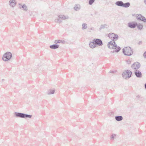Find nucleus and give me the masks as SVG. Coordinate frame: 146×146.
<instances>
[{"label": "nucleus", "instance_id": "19", "mask_svg": "<svg viewBox=\"0 0 146 146\" xmlns=\"http://www.w3.org/2000/svg\"><path fill=\"white\" fill-rule=\"evenodd\" d=\"M74 9L76 11H78L80 9V5L77 4H76L74 7Z\"/></svg>", "mask_w": 146, "mask_h": 146}, {"label": "nucleus", "instance_id": "22", "mask_svg": "<svg viewBox=\"0 0 146 146\" xmlns=\"http://www.w3.org/2000/svg\"><path fill=\"white\" fill-rule=\"evenodd\" d=\"M55 91L54 90H49L47 92V94L48 95H50L51 94H54V93Z\"/></svg>", "mask_w": 146, "mask_h": 146}, {"label": "nucleus", "instance_id": "30", "mask_svg": "<svg viewBox=\"0 0 146 146\" xmlns=\"http://www.w3.org/2000/svg\"><path fill=\"white\" fill-rule=\"evenodd\" d=\"M143 56L144 57L146 58V51H145L143 53Z\"/></svg>", "mask_w": 146, "mask_h": 146}, {"label": "nucleus", "instance_id": "35", "mask_svg": "<svg viewBox=\"0 0 146 146\" xmlns=\"http://www.w3.org/2000/svg\"><path fill=\"white\" fill-rule=\"evenodd\" d=\"M144 87L145 89L146 90V83L144 84Z\"/></svg>", "mask_w": 146, "mask_h": 146}, {"label": "nucleus", "instance_id": "20", "mask_svg": "<svg viewBox=\"0 0 146 146\" xmlns=\"http://www.w3.org/2000/svg\"><path fill=\"white\" fill-rule=\"evenodd\" d=\"M130 6V3L129 2H127L124 3H123V7L125 8H127Z\"/></svg>", "mask_w": 146, "mask_h": 146}, {"label": "nucleus", "instance_id": "37", "mask_svg": "<svg viewBox=\"0 0 146 146\" xmlns=\"http://www.w3.org/2000/svg\"><path fill=\"white\" fill-rule=\"evenodd\" d=\"M133 16H135L136 17H137V14H136V15H135V14L133 15Z\"/></svg>", "mask_w": 146, "mask_h": 146}, {"label": "nucleus", "instance_id": "17", "mask_svg": "<svg viewBox=\"0 0 146 146\" xmlns=\"http://www.w3.org/2000/svg\"><path fill=\"white\" fill-rule=\"evenodd\" d=\"M58 17L59 18H60L62 21V20H65L68 18V16H64L62 15H59Z\"/></svg>", "mask_w": 146, "mask_h": 146}, {"label": "nucleus", "instance_id": "6", "mask_svg": "<svg viewBox=\"0 0 146 146\" xmlns=\"http://www.w3.org/2000/svg\"><path fill=\"white\" fill-rule=\"evenodd\" d=\"M108 36L112 40H116L118 38V35L113 33H110L108 35Z\"/></svg>", "mask_w": 146, "mask_h": 146}, {"label": "nucleus", "instance_id": "23", "mask_svg": "<svg viewBox=\"0 0 146 146\" xmlns=\"http://www.w3.org/2000/svg\"><path fill=\"white\" fill-rule=\"evenodd\" d=\"M87 28V24L86 23H83L82 24V29L84 30L86 29Z\"/></svg>", "mask_w": 146, "mask_h": 146}, {"label": "nucleus", "instance_id": "15", "mask_svg": "<svg viewBox=\"0 0 146 146\" xmlns=\"http://www.w3.org/2000/svg\"><path fill=\"white\" fill-rule=\"evenodd\" d=\"M115 119L117 121H120L123 119V117L121 116H117L115 117Z\"/></svg>", "mask_w": 146, "mask_h": 146}, {"label": "nucleus", "instance_id": "21", "mask_svg": "<svg viewBox=\"0 0 146 146\" xmlns=\"http://www.w3.org/2000/svg\"><path fill=\"white\" fill-rule=\"evenodd\" d=\"M54 42L55 44H56L57 43H62V44H64L65 42L63 40H56Z\"/></svg>", "mask_w": 146, "mask_h": 146}, {"label": "nucleus", "instance_id": "1", "mask_svg": "<svg viewBox=\"0 0 146 146\" xmlns=\"http://www.w3.org/2000/svg\"><path fill=\"white\" fill-rule=\"evenodd\" d=\"M115 40H111L108 43V46L110 49H116L113 50V52H118L121 50V48L117 46V44L115 42Z\"/></svg>", "mask_w": 146, "mask_h": 146}, {"label": "nucleus", "instance_id": "33", "mask_svg": "<svg viewBox=\"0 0 146 146\" xmlns=\"http://www.w3.org/2000/svg\"><path fill=\"white\" fill-rule=\"evenodd\" d=\"M110 73H114V72L113 71H110Z\"/></svg>", "mask_w": 146, "mask_h": 146}, {"label": "nucleus", "instance_id": "32", "mask_svg": "<svg viewBox=\"0 0 146 146\" xmlns=\"http://www.w3.org/2000/svg\"><path fill=\"white\" fill-rule=\"evenodd\" d=\"M139 44H142V42L141 41H139L138 43Z\"/></svg>", "mask_w": 146, "mask_h": 146}, {"label": "nucleus", "instance_id": "8", "mask_svg": "<svg viewBox=\"0 0 146 146\" xmlns=\"http://www.w3.org/2000/svg\"><path fill=\"white\" fill-rule=\"evenodd\" d=\"M132 70H134L135 75L137 77V62H134L131 66Z\"/></svg>", "mask_w": 146, "mask_h": 146}, {"label": "nucleus", "instance_id": "29", "mask_svg": "<svg viewBox=\"0 0 146 146\" xmlns=\"http://www.w3.org/2000/svg\"><path fill=\"white\" fill-rule=\"evenodd\" d=\"M141 65L139 63L137 62V69L140 68Z\"/></svg>", "mask_w": 146, "mask_h": 146}, {"label": "nucleus", "instance_id": "12", "mask_svg": "<svg viewBox=\"0 0 146 146\" xmlns=\"http://www.w3.org/2000/svg\"><path fill=\"white\" fill-rule=\"evenodd\" d=\"M89 46L92 48H93L95 47H96V46L95 42L93 41V40L92 42H91L89 44Z\"/></svg>", "mask_w": 146, "mask_h": 146}, {"label": "nucleus", "instance_id": "28", "mask_svg": "<svg viewBox=\"0 0 146 146\" xmlns=\"http://www.w3.org/2000/svg\"><path fill=\"white\" fill-rule=\"evenodd\" d=\"M116 135V134H113L111 137V139L112 140H113L114 139V137Z\"/></svg>", "mask_w": 146, "mask_h": 146}, {"label": "nucleus", "instance_id": "11", "mask_svg": "<svg viewBox=\"0 0 146 146\" xmlns=\"http://www.w3.org/2000/svg\"><path fill=\"white\" fill-rule=\"evenodd\" d=\"M19 8L20 9H21L22 8L23 9V10L25 11H27V6L25 4H23V5L21 4L20 3L19 4Z\"/></svg>", "mask_w": 146, "mask_h": 146}, {"label": "nucleus", "instance_id": "26", "mask_svg": "<svg viewBox=\"0 0 146 146\" xmlns=\"http://www.w3.org/2000/svg\"><path fill=\"white\" fill-rule=\"evenodd\" d=\"M143 27V25L142 24L139 23L137 24V29L139 30H141Z\"/></svg>", "mask_w": 146, "mask_h": 146}, {"label": "nucleus", "instance_id": "34", "mask_svg": "<svg viewBox=\"0 0 146 146\" xmlns=\"http://www.w3.org/2000/svg\"><path fill=\"white\" fill-rule=\"evenodd\" d=\"M5 81V80L4 79H3L1 80V82L2 83H3V82H4Z\"/></svg>", "mask_w": 146, "mask_h": 146}, {"label": "nucleus", "instance_id": "24", "mask_svg": "<svg viewBox=\"0 0 146 146\" xmlns=\"http://www.w3.org/2000/svg\"><path fill=\"white\" fill-rule=\"evenodd\" d=\"M54 21L56 23H60L62 22V21L60 18H59L58 17L57 19H56Z\"/></svg>", "mask_w": 146, "mask_h": 146}, {"label": "nucleus", "instance_id": "16", "mask_svg": "<svg viewBox=\"0 0 146 146\" xmlns=\"http://www.w3.org/2000/svg\"><path fill=\"white\" fill-rule=\"evenodd\" d=\"M123 2L121 1H117L116 2L115 5L118 6L123 7Z\"/></svg>", "mask_w": 146, "mask_h": 146}, {"label": "nucleus", "instance_id": "18", "mask_svg": "<svg viewBox=\"0 0 146 146\" xmlns=\"http://www.w3.org/2000/svg\"><path fill=\"white\" fill-rule=\"evenodd\" d=\"M108 27V26L106 24L101 25L100 26V28H99V30H101L102 29L105 28L107 29Z\"/></svg>", "mask_w": 146, "mask_h": 146}, {"label": "nucleus", "instance_id": "25", "mask_svg": "<svg viewBox=\"0 0 146 146\" xmlns=\"http://www.w3.org/2000/svg\"><path fill=\"white\" fill-rule=\"evenodd\" d=\"M142 76V73L139 70H137V78H141Z\"/></svg>", "mask_w": 146, "mask_h": 146}, {"label": "nucleus", "instance_id": "7", "mask_svg": "<svg viewBox=\"0 0 146 146\" xmlns=\"http://www.w3.org/2000/svg\"><path fill=\"white\" fill-rule=\"evenodd\" d=\"M93 41L95 42L96 46L97 45L102 46L103 44L102 40L100 39L97 38L94 39L93 40Z\"/></svg>", "mask_w": 146, "mask_h": 146}, {"label": "nucleus", "instance_id": "2", "mask_svg": "<svg viewBox=\"0 0 146 146\" xmlns=\"http://www.w3.org/2000/svg\"><path fill=\"white\" fill-rule=\"evenodd\" d=\"M14 114L15 116L17 117L24 118H31L32 117V115H29L19 112H15Z\"/></svg>", "mask_w": 146, "mask_h": 146}, {"label": "nucleus", "instance_id": "31", "mask_svg": "<svg viewBox=\"0 0 146 146\" xmlns=\"http://www.w3.org/2000/svg\"><path fill=\"white\" fill-rule=\"evenodd\" d=\"M127 62L128 64H129L131 63V61L129 60H127Z\"/></svg>", "mask_w": 146, "mask_h": 146}, {"label": "nucleus", "instance_id": "10", "mask_svg": "<svg viewBox=\"0 0 146 146\" xmlns=\"http://www.w3.org/2000/svg\"><path fill=\"white\" fill-rule=\"evenodd\" d=\"M137 20L142 21L145 23L146 22V19L141 14H137Z\"/></svg>", "mask_w": 146, "mask_h": 146}, {"label": "nucleus", "instance_id": "3", "mask_svg": "<svg viewBox=\"0 0 146 146\" xmlns=\"http://www.w3.org/2000/svg\"><path fill=\"white\" fill-rule=\"evenodd\" d=\"M123 52L125 55L130 56L133 53V51L130 47H126L123 49Z\"/></svg>", "mask_w": 146, "mask_h": 146}, {"label": "nucleus", "instance_id": "38", "mask_svg": "<svg viewBox=\"0 0 146 146\" xmlns=\"http://www.w3.org/2000/svg\"><path fill=\"white\" fill-rule=\"evenodd\" d=\"M90 30H93V28H91L90 29Z\"/></svg>", "mask_w": 146, "mask_h": 146}, {"label": "nucleus", "instance_id": "13", "mask_svg": "<svg viewBox=\"0 0 146 146\" xmlns=\"http://www.w3.org/2000/svg\"><path fill=\"white\" fill-rule=\"evenodd\" d=\"M59 46L58 45L56 44H55L50 45V48L52 49H55L58 48Z\"/></svg>", "mask_w": 146, "mask_h": 146}, {"label": "nucleus", "instance_id": "14", "mask_svg": "<svg viewBox=\"0 0 146 146\" xmlns=\"http://www.w3.org/2000/svg\"><path fill=\"white\" fill-rule=\"evenodd\" d=\"M9 3L10 5L12 7H14L16 5L15 0H10Z\"/></svg>", "mask_w": 146, "mask_h": 146}, {"label": "nucleus", "instance_id": "5", "mask_svg": "<svg viewBox=\"0 0 146 146\" xmlns=\"http://www.w3.org/2000/svg\"><path fill=\"white\" fill-rule=\"evenodd\" d=\"M132 73L131 71L127 70L123 72V77L124 78L127 79L131 77Z\"/></svg>", "mask_w": 146, "mask_h": 146}, {"label": "nucleus", "instance_id": "27", "mask_svg": "<svg viewBox=\"0 0 146 146\" xmlns=\"http://www.w3.org/2000/svg\"><path fill=\"white\" fill-rule=\"evenodd\" d=\"M95 1V0H89L88 3L90 5H91Z\"/></svg>", "mask_w": 146, "mask_h": 146}, {"label": "nucleus", "instance_id": "36", "mask_svg": "<svg viewBox=\"0 0 146 146\" xmlns=\"http://www.w3.org/2000/svg\"><path fill=\"white\" fill-rule=\"evenodd\" d=\"M144 2L145 5H146V0H144Z\"/></svg>", "mask_w": 146, "mask_h": 146}, {"label": "nucleus", "instance_id": "4", "mask_svg": "<svg viewBox=\"0 0 146 146\" xmlns=\"http://www.w3.org/2000/svg\"><path fill=\"white\" fill-rule=\"evenodd\" d=\"M12 57V54L10 52H7L3 55L2 59L4 61H7L9 60Z\"/></svg>", "mask_w": 146, "mask_h": 146}, {"label": "nucleus", "instance_id": "9", "mask_svg": "<svg viewBox=\"0 0 146 146\" xmlns=\"http://www.w3.org/2000/svg\"><path fill=\"white\" fill-rule=\"evenodd\" d=\"M127 26L131 28H134L137 26V23L130 22L128 23Z\"/></svg>", "mask_w": 146, "mask_h": 146}]
</instances>
